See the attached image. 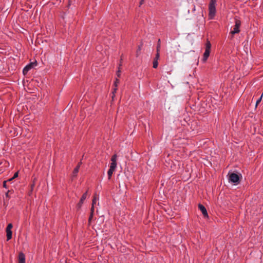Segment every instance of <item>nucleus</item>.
<instances>
[{
	"label": "nucleus",
	"mask_w": 263,
	"mask_h": 263,
	"mask_svg": "<svg viewBox=\"0 0 263 263\" xmlns=\"http://www.w3.org/2000/svg\"><path fill=\"white\" fill-rule=\"evenodd\" d=\"M217 5V0H210L209 4V17L210 20L214 19L216 13V6Z\"/></svg>",
	"instance_id": "nucleus-1"
},
{
	"label": "nucleus",
	"mask_w": 263,
	"mask_h": 263,
	"mask_svg": "<svg viewBox=\"0 0 263 263\" xmlns=\"http://www.w3.org/2000/svg\"><path fill=\"white\" fill-rule=\"evenodd\" d=\"M211 47V44L209 41H207L206 44H205V51L203 53V57L202 59V61L203 62H205L207 59H208L210 53V50Z\"/></svg>",
	"instance_id": "nucleus-2"
},
{
	"label": "nucleus",
	"mask_w": 263,
	"mask_h": 263,
	"mask_svg": "<svg viewBox=\"0 0 263 263\" xmlns=\"http://www.w3.org/2000/svg\"><path fill=\"white\" fill-rule=\"evenodd\" d=\"M229 181L234 184H237L240 181L239 176L235 173H232L229 175Z\"/></svg>",
	"instance_id": "nucleus-3"
},
{
	"label": "nucleus",
	"mask_w": 263,
	"mask_h": 263,
	"mask_svg": "<svg viewBox=\"0 0 263 263\" xmlns=\"http://www.w3.org/2000/svg\"><path fill=\"white\" fill-rule=\"evenodd\" d=\"M241 25V22L239 20H236L234 27L233 30L231 31L230 33L234 35L236 33H238L240 32L239 28Z\"/></svg>",
	"instance_id": "nucleus-4"
},
{
	"label": "nucleus",
	"mask_w": 263,
	"mask_h": 263,
	"mask_svg": "<svg viewBox=\"0 0 263 263\" xmlns=\"http://www.w3.org/2000/svg\"><path fill=\"white\" fill-rule=\"evenodd\" d=\"M37 65L36 62H31L29 64L27 65L23 70V73L24 75L26 74L33 67V66H36Z\"/></svg>",
	"instance_id": "nucleus-5"
},
{
	"label": "nucleus",
	"mask_w": 263,
	"mask_h": 263,
	"mask_svg": "<svg viewBox=\"0 0 263 263\" xmlns=\"http://www.w3.org/2000/svg\"><path fill=\"white\" fill-rule=\"evenodd\" d=\"M198 208L200 209V210L201 211L202 214L203 215V216L204 217L208 216L207 211H206L205 208L204 207V206H203V205H202L201 204H199L198 205Z\"/></svg>",
	"instance_id": "nucleus-6"
},
{
	"label": "nucleus",
	"mask_w": 263,
	"mask_h": 263,
	"mask_svg": "<svg viewBox=\"0 0 263 263\" xmlns=\"http://www.w3.org/2000/svg\"><path fill=\"white\" fill-rule=\"evenodd\" d=\"M87 192H86L82 195V197L81 198L79 203L78 204V206L79 208H80L82 206V205L83 203V201L86 199V198L87 197Z\"/></svg>",
	"instance_id": "nucleus-7"
},
{
	"label": "nucleus",
	"mask_w": 263,
	"mask_h": 263,
	"mask_svg": "<svg viewBox=\"0 0 263 263\" xmlns=\"http://www.w3.org/2000/svg\"><path fill=\"white\" fill-rule=\"evenodd\" d=\"M19 263H25V256L24 253H20L18 255Z\"/></svg>",
	"instance_id": "nucleus-8"
},
{
	"label": "nucleus",
	"mask_w": 263,
	"mask_h": 263,
	"mask_svg": "<svg viewBox=\"0 0 263 263\" xmlns=\"http://www.w3.org/2000/svg\"><path fill=\"white\" fill-rule=\"evenodd\" d=\"M80 165H81V162L80 163H79L78 165L74 169V170L72 172V178H74L77 176V174L79 172V168L80 167Z\"/></svg>",
	"instance_id": "nucleus-9"
},
{
	"label": "nucleus",
	"mask_w": 263,
	"mask_h": 263,
	"mask_svg": "<svg viewBox=\"0 0 263 263\" xmlns=\"http://www.w3.org/2000/svg\"><path fill=\"white\" fill-rule=\"evenodd\" d=\"M7 240L8 241L12 238V232L11 230H6Z\"/></svg>",
	"instance_id": "nucleus-10"
},
{
	"label": "nucleus",
	"mask_w": 263,
	"mask_h": 263,
	"mask_svg": "<svg viewBox=\"0 0 263 263\" xmlns=\"http://www.w3.org/2000/svg\"><path fill=\"white\" fill-rule=\"evenodd\" d=\"M99 200V198L97 196H95L92 200L91 211H93L94 210V204L96 203V202Z\"/></svg>",
	"instance_id": "nucleus-11"
},
{
	"label": "nucleus",
	"mask_w": 263,
	"mask_h": 263,
	"mask_svg": "<svg viewBox=\"0 0 263 263\" xmlns=\"http://www.w3.org/2000/svg\"><path fill=\"white\" fill-rule=\"evenodd\" d=\"M115 170H111V168H109V170L107 171V175L108 177V179H110V178L112 176V175L114 172L115 171Z\"/></svg>",
	"instance_id": "nucleus-12"
},
{
	"label": "nucleus",
	"mask_w": 263,
	"mask_h": 263,
	"mask_svg": "<svg viewBox=\"0 0 263 263\" xmlns=\"http://www.w3.org/2000/svg\"><path fill=\"white\" fill-rule=\"evenodd\" d=\"M117 167V162H111L110 163V167L111 170H115Z\"/></svg>",
	"instance_id": "nucleus-13"
},
{
	"label": "nucleus",
	"mask_w": 263,
	"mask_h": 263,
	"mask_svg": "<svg viewBox=\"0 0 263 263\" xmlns=\"http://www.w3.org/2000/svg\"><path fill=\"white\" fill-rule=\"evenodd\" d=\"M158 65V62L157 61V59H154L153 63V67L154 68H157Z\"/></svg>",
	"instance_id": "nucleus-14"
},
{
	"label": "nucleus",
	"mask_w": 263,
	"mask_h": 263,
	"mask_svg": "<svg viewBox=\"0 0 263 263\" xmlns=\"http://www.w3.org/2000/svg\"><path fill=\"white\" fill-rule=\"evenodd\" d=\"M117 156L116 154L114 155L111 158V161L114 162H117Z\"/></svg>",
	"instance_id": "nucleus-15"
},
{
	"label": "nucleus",
	"mask_w": 263,
	"mask_h": 263,
	"mask_svg": "<svg viewBox=\"0 0 263 263\" xmlns=\"http://www.w3.org/2000/svg\"><path fill=\"white\" fill-rule=\"evenodd\" d=\"M18 172L15 173V174H14L13 177H12L11 178L8 179L7 181H11V180H12L14 178L17 177H18Z\"/></svg>",
	"instance_id": "nucleus-16"
},
{
	"label": "nucleus",
	"mask_w": 263,
	"mask_h": 263,
	"mask_svg": "<svg viewBox=\"0 0 263 263\" xmlns=\"http://www.w3.org/2000/svg\"><path fill=\"white\" fill-rule=\"evenodd\" d=\"M160 54H159V50L158 49V47L157 48V53L156 54V57L154 59H157V61H158V59H159Z\"/></svg>",
	"instance_id": "nucleus-17"
},
{
	"label": "nucleus",
	"mask_w": 263,
	"mask_h": 263,
	"mask_svg": "<svg viewBox=\"0 0 263 263\" xmlns=\"http://www.w3.org/2000/svg\"><path fill=\"white\" fill-rule=\"evenodd\" d=\"M12 224L11 223H9L8 224L6 230H11V229L12 228Z\"/></svg>",
	"instance_id": "nucleus-18"
},
{
	"label": "nucleus",
	"mask_w": 263,
	"mask_h": 263,
	"mask_svg": "<svg viewBox=\"0 0 263 263\" xmlns=\"http://www.w3.org/2000/svg\"><path fill=\"white\" fill-rule=\"evenodd\" d=\"M263 93L260 97V98L256 101V105H257L261 100L262 97Z\"/></svg>",
	"instance_id": "nucleus-19"
},
{
	"label": "nucleus",
	"mask_w": 263,
	"mask_h": 263,
	"mask_svg": "<svg viewBox=\"0 0 263 263\" xmlns=\"http://www.w3.org/2000/svg\"><path fill=\"white\" fill-rule=\"evenodd\" d=\"M160 40L159 39L158 40V45H157V48L158 47V49L160 50Z\"/></svg>",
	"instance_id": "nucleus-20"
},
{
	"label": "nucleus",
	"mask_w": 263,
	"mask_h": 263,
	"mask_svg": "<svg viewBox=\"0 0 263 263\" xmlns=\"http://www.w3.org/2000/svg\"><path fill=\"white\" fill-rule=\"evenodd\" d=\"M119 80L118 79H116V80L115 82V84H114L116 87H117V84H118V83H119Z\"/></svg>",
	"instance_id": "nucleus-21"
},
{
	"label": "nucleus",
	"mask_w": 263,
	"mask_h": 263,
	"mask_svg": "<svg viewBox=\"0 0 263 263\" xmlns=\"http://www.w3.org/2000/svg\"><path fill=\"white\" fill-rule=\"evenodd\" d=\"M3 186L5 188H6V181H5L4 182H3Z\"/></svg>",
	"instance_id": "nucleus-22"
},
{
	"label": "nucleus",
	"mask_w": 263,
	"mask_h": 263,
	"mask_svg": "<svg viewBox=\"0 0 263 263\" xmlns=\"http://www.w3.org/2000/svg\"><path fill=\"white\" fill-rule=\"evenodd\" d=\"M196 10V7H195V6L194 5L193 6V11L194 12Z\"/></svg>",
	"instance_id": "nucleus-23"
},
{
	"label": "nucleus",
	"mask_w": 263,
	"mask_h": 263,
	"mask_svg": "<svg viewBox=\"0 0 263 263\" xmlns=\"http://www.w3.org/2000/svg\"><path fill=\"white\" fill-rule=\"evenodd\" d=\"M120 70H118V72H117V75H118V77H119L120 76Z\"/></svg>",
	"instance_id": "nucleus-24"
},
{
	"label": "nucleus",
	"mask_w": 263,
	"mask_h": 263,
	"mask_svg": "<svg viewBox=\"0 0 263 263\" xmlns=\"http://www.w3.org/2000/svg\"><path fill=\"white\" fill-rule=\"evenodd\" d=\"M143 1H144V0H141V1L140 3V5L142 4V3H143Z\"/></svg>",
	"instance_id": "nucleus-25"
},
{
	"label": "nucleus",
	"mask_w": 263,
	"mask_h": 263,
	"mask_svg": "<svg viewBox=\"0 0 263 263\" xmlns=\"http://www.w3.org/2000/svg\"><path fill=\"white\" fill-rule=\"evenodd\" d=\"M116 89H117V88H115L114 89V91L112 92H113V93H114L115 92H116Z\"/></svg>",
	"instance_id": "nucleus-26"
},
{
	"label": "nucleus",
	"mask_w": 263,
	"mask_h": 263,
	"mask_svg": "<svg viewBox=\"0 0 263 263\" xmlns=\"http://www.w3.org/2000/svg\"><path fill=\"white\" fill-rule=\"evenodd\" d=\"M140 50H141V47H139V48H138V50H139V51H140Z\"/></svg>",
	"instance_id": "nucleus-27"
}]
</instances>
